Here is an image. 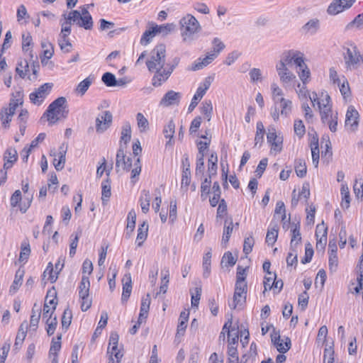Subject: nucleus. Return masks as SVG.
Instances as JSON below:
<instances>
[{"mask_svg": "<svg viewBox=\"0 0 363 363\" xmlns=\"http://www.w3.org/2000/svg\"><path fill=\"white\" fill-rule=\"evenodd\" d=\"M68 113L67 99L65 97L61 96L56 99L49 105L41 119L46 117L49 123L52 125L60 118H66Z\"/></svg>", "mask_w": 363, "mask_h": 363, "instance_id": "f257e3e1", "label": "nucleus"}, {"mask_svg": "<svg viewBox=\"0 0 363 363\" xmlns=\"http://www.w3.org/2000/svg\"><path fill=\"white\" fill-rule=\"evenodd\" d=\"M182 36L186 43L194 40V35L201 28L197 19L192 15L188 14L180 20Z\"/></svg>", "mask_w": 363, "mask_h": 363, "instance_id": "f03ea898", "label": "nucleus"}, {"mask_svg": "<svg viewBox=\"0 0 363 363\" xmlns=\"http://www.w3.org/2000/svg\"><path fill=\"white\" fill-rule=\"evenodd\" d=\"M166 49L163 44L157 45L150 53V58L147 60L146 65L150 72L162 69L165 64Z\"/></svg>", "mask_w": 363, "mask_h": 363, "instance_id": "7ed1b4c3", "label": "nucleus"}, {"mask_svg": "<svg viewBox=\"0 0 363 363\" xmlns=\"http://www.w3.org/2000/svg\"><path fill=\"white\" fill-rule=\"evenodd\" d=\"M113 115L109 111H103L96 118L95 127L96 132L99 134L104 133L112 125Z\"/></svg>", "mask_w": 363, "mask_h": 363, "instance_id": "20e7f679", "label": "nucleus"}, {"mask_svg": "<svg viewBox=\"0 0 363 363\" xmlns=\"http://www.w3.org/2000/svg\"><path fill=\"white\" fill-rule=\"evenodd\" d=\"M52 83H45L29 95L30 101L35 105H40L50 92Z\"/></svg>", "mask_w": 363, "mask_h": 363, "instance_id": "39448f33", "label": "nucleus"}, {"mask_svg": "<svg viewBox=\"0 0 363 363\" xmlns=\"http://www.w3.org/2000/svg\"><path fill=\"white\" fill-rule=\"evenodd\" d=\"M354 0H333L328 7L327 12L330 15H337L350 9Z\"/></svg>", "mask_w": 363, "mask_h": 363, "instance_id": "423d86ee", "label": "nucleus"}, {"mask_svg": "<svg viewBox=\"0 0 363 363\" xmlns=\"http://www.w3.org/2000/svg\"><path fill=\"white\" fill-rule=\"evenodd\" d=\"M313 106H315V103H317L318 109L320 114L321 121L323 123H325L328 121L331 115H334L332 112V106H325V104H320L319 97L315 92H313V96H310Z\"/></svg>", "mask_w": 363, "mask_h": 363, "instance_id": "0eeeda50", "label": "nucleus"}, {"mask_svg": "<svg viewBox=\"0 0 363 363\" xmlns=\"http://www.w3.org/2000/svg\"><path fill=\"white\" fill-rule=\"evenodd\" d=\"M344 50H346L343 54L347 67H354L360 60V54L356 46L351 45V48H344Z\"/></svg>", "mask_w": 363, "mask_h": 363, "instance_id": "6e6552de", "label": "nucleus"}, {"mask_svg": "<svg viewBox=\"0 0 363 363\" xmlns=\"http://www.w3.org/2000/svg\"><path fill=\"white\" fill-rule=\"evenodd\" d=\"M276 69L284 86H287L296 79L295 74L292 73L287 66H285L282 62H278L277 64Z\"/></svg>", "mask_w": 363, "mask_h": 363, "instance_id": "1a4fd4ad", "label": "nucleus"}, {"mask_svg": "<svg viewBox=\"0 0 363 363\" xmlns=\"http://www.w3.org/2000/svg\"><path fill=\"white\" fill-rule=\"evenodd\" d=\"M271 337H272V343L277 347V350L280 353L284 354L290 350L291 340L289 337H284V344H283L284 340L281 339L279 332H276L274 330Z\"/></svg>", "mask_w": 363, "mask_h": 363, "instance_id": "9d476101", "label": "nucleus"}, {"mask_svg": "<svg viewBox=\"0 0 363 363\" xmlns=\"http://www.w3.org/2000/svg\"><path fill=\"white\" fill-rule=\"evenodd\" d=\"M327 233L328 228L325 226L324 223L318 224L316 226L315 236H316V248L317 250H323L325 249L327 242Z\"/></svg>", "mask_w": 363, "mask_h": 363, "instance_id": "9b49d317", "label": "nucleus"}, {"mask_svg": "<svg viewBox=\"0 0 363 363\" xmlns=\"http://www.w3.org/2000/svg\"><path fill=\"white\" fill-rule=\"evenodd\" d=\"M181 98L182 94L180 92H176L173 90H169L162 98L160 102V105L164 107L177 105L179 104Z\"/></svg>", "mask_w": 363, "mask_h": 363, "instance_id": "f8f14e48", "label": "nucleus"}, {"mask_svg": "<svg viewBox=\"0 0 363 363\" xmlns=\"http://www.w3.org/2000/svg\"><path fill=\"white\" fill-rule=\"evenodd\" d=\"M337 247L335 239L329 241L328 253L329 260L328 265L330 271H335L338 264V258L337 255Z\"/></svg>", "mask_w": 363, "mask_h": 363, "instance_id": "ddd939ff", "label": "nucleus"}, {"mask_svg": "<svg viewBox=\"0 0 363 363\" xmlns=\"http://www.w3.org/2000/svg\"><path fill=\"white\" fill-rule=\"evenodd\" d=\"M267 142L271 145V150L276 152H280L282 150V140L279 138L274 128L268 129L267 135Z\"/></svg>", "mask_w": 363, "mask_h": 363, "instance_id": "4468645a", "label": "nucleus"}, {"mask_svg": "<svg viewBox=\"0 0 363 363\" xmlns=\"http://www.w3.org/2000/svg\"><path fill=\"white\" fill-rule=\"evenodd\" d=\"M173 70H174V66H170L167 70H166V69H163L162 71V69L155 70L154 72H155V73L152 79V84L154 86H160L162 82L166 81L169 78V77L170 76V74H172Z\"/></svg>", "mask_w": 363, "mask_h": 363, "instance_id": "2eb2a0df", "label": "nucleus"}, {"mask_svg": "<svg viewBox=\"0 0 363 363\" xmlns=\"http://www.w3.org/2000/svg\"><path fill=\"white\" fill-rule=\"evenodd\" d=\"M359 113L354 106H350L348 107L346 117H345V126H350L352 130H354L358 126Z\"/></svg>", "mask_w": 363, "mask_h": 363, "instance_id": "dca6fc26", "label": "nucleus"}, {"mask_svg": "<svg viewBox=\"0 0 363 363\" xmlns=\"http://www.w3.org/2000/svg\"><path fill=\"white\" fill-rule=\"evenodd\" d=\"M21 191L20 190H16L11 197L10 203L12 207L18 206L21 212L24 213L30 207L32 198L28 201V203H24L23 204L21 203Z\"/></svg>", "mask_w": 363, "mask_h": 363, "instance_id": "f3484780", "label": "nucleus"}, {"mask_svg": "<svg viewBox=\"0 0 363 363\" xmlns=\"http://www.w3.org/2000/svg\"><path fill=\"white\" fill-rule=\"evenodd\" d=\"M236 278L235 291L247 294V285L245 281V270L240 267L238 268Z\"/></svg>", "mask_w": 363, "mask_h": 363, "instance_id": "a211bd4d", "label": "nucleus"}, {"mask_svg": "<svg viewBox=\"0 0 363 363\" xmlns=\"http://www.w3.org/2000/svg\"><path fill=\"white\" fill-rule=\"evenodd\" d=\"M291 239L290 242V250L296 252V248L298 243L301 241V235L300 233V224L294 223L291 229Z\"/></svg>", "mask_w": 363, "mask_h": 363, "instance_id": "6ab92c4d", "label": "nucleus"}, {"mask_svg": "<svg viewBox=\"0 0 363 363\" xmlns=\"http://www.w3.org/2000/svg\"><path fill=\"white\" fill-rule=\"evenodd\" d=\"M78 15L79 11L77 10L70 11L67 16L65 14H63V17L65 18V21L61 24V31L71 33V24L72 22H77Z\"/></svg>", "mask_w": 363, "mask_h": 363, "instance_id": "aec40b11", "label": "nucleus"}, {"mask_svg": "<svg viewBox=\"0 0 363 363\" xmlns=\"http://www.w3.org/2000/svg\"><path fill=\"white\" fill-rule=\"evenodd\" d=\"M216 58V53L208 52L203 58H199L192 65L191 69L194 71L199 70L211 64Z\"/></svg>", "mask_w": 363, "mask_h": 363, "instance_id": "412c9836", "label": "nucleus"}, {"mask_svg": "<svg viewBox=\"0 0 363 363\" xmlns=\"http://www.w3.org/2000/svg\"><path fill=\"white\" fill-rule=\"evenodd\" d=\"M123 292L121 301L125 302L129 298L132 291V280L130 274H125L123 279Z\"/></svg>", "mask_w": 363, "mask_h": 363, "instance_id": "4be33fe9", "label": "nucleus"}, {"mask_svg": "<svg viewBox=\"0 0 363 363\" xmlns=\"http://www.w3.org/2000/svg\"><path fill=\"white\" fill-rule=\"evenodd\" d=\"M28 327V325L26 321H23L21 324L19 329H18V334L16 337L15 343H14V347L16 349H18V347H21V345L23 344V342L25 340V337L26 336Z\"/></svg>", "mask_w": 363, "mask_h": 363, "instance_id": "5701e85b", "label": "nucleus"}, {"mask_svg": "<svg viewBox=\"0 0 363 363\" xmlns=\"http://www.w3.org/2000/svg\"><path fill=\"white\" fill-rule=\"evenodd\" d=\"M90 281L87 276L83 275L79 285V296L80 298H84L85 296H89Z\"/></svg>", "mask_w": 363, "mask_h": 363, "instance_id": "b1692460", "label": "nucleus"}, {"mask_svg": "<svg viewBox=\"0 0 363 363\" xmlns=\"http://www.w3.org/2000/svg\"><path fill=\"white\" fill-rule=\"evenodd\" d=\"M320 28V21L317 18H313L307 22L303 27L302 30L305 33L314 35Z\"/></svg>", "mask_w": 363, "mask_h": 363, "instance_id": "393cba45", "label": "nucleus"}, {"mask_svg": "<svg viewBox=\"0 0 363 363\" xmlns=\"http://www.w3.org/2000/svg\"><path fill=\"white\" fill-rule=\"evenodd\" d=\"M61 339L62 335L60 334L57 337V340H55L54 338L52 340L51 346L49 351V355L52 358V359L58 360L57 352L61 349Z\"/></svg>", "mask_w": 363, "mask_h": 363, "instance_id": "a878e982", "label": "nucleus"}, {"mask_svg": "<svg viewBox=\"0 0 363 363\" xmlns=\"http://www.w3.org/2000/svg\"><path fill=\"white\" fill-rule=\"evenodd\" d=\"M213 196L210 198L209 202L210 205L212 207H215L218 205V202L220 201V195H221V189L220 187V184L218 182H213Z\"/></svg>", "mask_w": 363, "mask_h": 363, "instance_id": "bb28decb", "label": "nucleus"}, {"mask_svg": "<svg viewBox=\"0 0 363 363\" xmlns=\"http://www.w3.org/2000/svg\"><path fill=\"white\" fill-rule=\"evenodd\" d=\"M147 231L148 225L145 222H143V223L140 225L138 230V235L136 238V242L138 246H142L143 243L147 238Z\"/></svg>", "mask_w": 363, "mask_h": 363, "instance_id": "cd10ccee", "label": "nucleus"}, {"mask_svg": "<svg viewBox=\"0 0 363 363\" xmlns=\"http://www.w3.org/2000/svg\"><path fill=\"white\" fill-rule=\"evenodd\" d=\"M75 23L79 27H82L86 30H90L93 27V20L91 16H82L80 11Z\"/></svg>", "mask_w": 363, "mask_h": 363, "instance_id": "c85d7f7f", "label": "nucleus"}, {"mask_svg": "<svg viewBox=\"0 0 363 363\" xmlns=\"http://www.w3.org/2000/svg\"><path fill=\"white\" fill-rule=\"evenodd\" d=\"M211 175H208V177L205 178L204 180L202 182L201 185V198L202 201H205L209 194H210V188L211 184Z\"/></svg>", "mask_w": 363, "mask_h": 363, "instance_id": "c756f323", "label": "nucleus"}, {"mask_svg": "<svg viewBox=\"0 0 363 363\" xmlns=\"http://www.w3.org/2000/svg\"><path fill=\"white\" fill-rule=\"evenodd\" d=\"M125 146L123 145V144H121L117 151L116 158V169L117 172H118V168H119L120 167L123 168L125 164L126 160L125 155Z\"/></svg>", "mask_w": 363, "mask_h": 363, "instance_id": "7c9ffc66", "label": "nucleus"}, {"mask_svg": "<svg viewBox=\"0 0 363 363\" xmlns=\"http://www.w3.org/2000/svg\"><path fill=\"white\" fill-rule=\"evenodd\" d=\"M150 202V194L149 191L143 190L140 198V203L142 211L146 213L149 211Z\"/></svg>", "mask_w": 363, "mask_h": 363, "instance_id": "2f4dec72", "label": "nucleus"}, {"mask_svg": "<svg viewBox=\"0 0 363 363\" xmlns=\"http://www.w3.org/2000/svg\"><path fill=\"white\" fill-rule=\"evenodd\" d=\"M340 192L342 195L341 206L343 208H348L350 203V196L349 188L347 184H342Z\"/></svg>", "mask_w": 363, "mask_h": 363, "instance_id": "473e14b6", "label": "nucleus"}, {"mask_svg": "<svg viewBox=\"0 0 363 363\" xmlns=\"http://www.w3.org/2000/svg\"><path fill=\"white\" fill-rule=\"evenodd\" d=\"M131 139V128L129 123H125L122 127L121 136L120 140V145L123 142V145L126 147V145Z\"/></svg>", "mask_w": 363, "mask_h": 363, "instance_id": "72a5a7b5", "label": "nucleus"}, {"mask_svg": "<svg viewBox=\"0 0 363 363\" xmlns=\"http://www.w3.org/2000/svg\"><path fill=\"white\" fill-rule=\"evenodd\" d=\"M82 235V230H79L75 233H72L70 235V245H69V256L74 257L76 254V249L77 247L79 237Z\"/></svg>", "mask_w": 363, "mask_h": 363, "instance_id": "f704fd0d", "label": "nucleus"}, {"mask_svg": "<svg viewBox=\"0 0 363 363\" xmlns=\"http://www.w3.org/2000/svg\"><path fill=\"white\" fill-rule=\"evenodd\" d=\"M278 237V226L276 225L268 229L265 241L269 245H273Z\"/></svg>", "mask_w": 363, "mask_h": 363, "instance_id": "c9c22d12", "label": "nucleus"}, {"mask_svg": "<svg viewBox=\"0 0 363 363\" xmlns=\"http://www.w3.org/2000/svg\"><path fill=\"white\" fill-rule=\"evenodd\" d=\"M101 189H102L101 199H102L103 203L104 204L105 202L108 201V199L111 195V184H110V180L108 178L102 182Z\"/></svg>", "mask_w": 363, "mask_h": 363, "instance_id": "e433bc0d", "label": "nucleus"}, {"mask_svg": "<svg viewBox=\"0 0 363 363\" xmlns=\"http://www.w3.org/2000/svg\"><path fill=\"white\" fill-rule=\"evenodd\" d=\"M175 131V124L172 120L169 121L167 125L164 126L163 133L166 138H169L166 145H170Z\"/></svg>", "mask_w": 363, "mask_h": 363, "instance_id": "4c0bfd02", "label": "nucleus"}, {"mask_svg": "<svg viewBox=\"0 0 363 363\" xmlns=\"http://www.w3.org/2000/svg\"><path fill=\"white\" fill-rule=\"evenodd\" d=\"M211 252H206L203 257V269L204 278H208L211 274Z\"/></svg>", "mask_w": 363, "mask_h": 363, "instance_id": "58836bf2", "label": "nucleus"}, {"mask_svg": "<svg viewBox=\"0 0 363 363\" xmlns=\"http://www.w3.org/2000/svg\"><path fill=\"white\" fill-rule=\"evenodd\" d=\"M246 297L247 294L234 291L233 301L232 303H229V306L232 309H235L238 305L245 303Z\"/></svg>", "mask_w": 363, "mask_h": 363, "instance_id": "ea45409f", "label": "nucleus"}, {"mask_svg": "<svg viewBox=\"0 0 363 363\" xmlns=\"http://www.w3.org/2000/svg\"><path fill=\"white\" fill-rule=\"evenodd\" d=\"M23 277V272L18 270L16 273L14 280L12 285L10 287L9 292L12 294L16 293L18 289L19 286L22 284Z\"/></svg>", "mask_w": 363, "mask_h": 363, "instance_id": "a19ab883", "label": "nucleus"}, {"mask_svg": "<svg viewBox=\"0 0 363 363\" xmlns=\"http://www.w3.org/2000/svg\"><path fill=\"white\" fill-rule=\"evenodd\" d=\"M218 157L216 152H212L208 159V175L215 176L217 173Z\"/></svg>", "mask_w": 363, "mask_h": 363, "instance_id": "79ce46f5", "label": "nucleus"}, {"mask_svg": "<svg viewBox=\"0 0 363 363\" xmlns=\"http://www.w3.org/2000/svg\"><path fill=\"white\" fill-rule=\"evenodd\" d=\"M296 51L294 50L284 51L279 62H282L285 66L290 65L293 62L294 57H296Z\"/></svg>", "mask_w": 363, "mask_h": 363, "instance_id": "37998d69", "label": "nucleus"}, {"mask_svg": "<svg viewBox=\"0 0 363 363\" xmlns=\"http://www.w3.org/2000/svg\"><path fill=\"white\" fill-rule=\"evenodd\" d=\"M201 112L204 115L205 118L209 121L211 118V115L213 113V106L212 103L210 100H205L202 103V106L201 107Z\"/></svg>", "mask_w": 363, "mask_h": 363, "instance_id": "c03bdc74", "label": "nucleus"}, {"mask_svg": "<svg viewBox=\"0 0 363 363\" xmlns=\"http://www.w3.org/2000/svg\"><path fill=\"white\" fill-rule=\"evenodd\" d=\"M175 28V25L173 23H167L165 25L154 26L155 33H161L163 35H167Z\"/></svg>", "mask_w": 363, "mask_h": 363, "instance_id": "a18cd8bd", "label": "nucleus"}, {"mask_svg": "<svg viewBox=\"0 0 363 363\" xmlns=\"http://www.w3.org/2000/svg\"><path fill=\"white\" fill-rule=\"evenodd\" d=\"M93 81V78L90 76L84 79L82 81L78 86H77L76 91L77 93L80 94V95H84L86 91L88 90L89 87Z\"/></svg>", "mask_w": 363, "mask_h": 363, "instance_id": "49530a36", "label": "nucleus"}, {"mask_svg": "<svg viewBox=\"0 0 363 363\" xmlns=\"http://www.w3.org/2000/svg\"><path fill=\"white\" fill-rule=\"evenodd\" d=\"M16 99H11L9 102V107L8 108V112L11 114L13 115L15 113L16 108L19 105L23 104L22 95L20 92L17 93Z\"/></svg>", "mask_w": 363, "mask_h": 363, "instance_id": "de8ad7c7", "label": "nucleus"}, {"mask_svg": "<svg viewBox=\"0 0 363 363\" xmlns=\"http://www.w3.org/2000/svg\"><path fill=\"white\" fill-rule=\"evenodd\" d=\"M295 171L298 177L303 178L306 176L307 169L304 160L299 159L295 161Z\"/></svg>", "mask_w": 363, "mask_h": 363, "instance_id": "09e8293b", "label": "nucleus"}, {"mask_svg": "<svg viewBox=\"0 0 363 363\" xmlns=\"http://www.w3.org/2000/svg\"><path fill=\"white\" fill-rule=\"evenodd\" d=\"M65 154L66 151L62 150L61 147L59 153V160L55 158L53 160V164L57 171H60L64 168L65 164Z\"/></svg>", "mask_w": 363, "mask_h": 363, "instance_id": "8fccbe9b", "label": "nucleus"}, {"mask_svg": "<svg viewBox=\"0 0 363 363\" xmlns=\"http://www.w3.org/2000/svg\"><path fill=\"white\" fill-rule=\"evenodd\" d=\"M279 102L281 108V114L287 116L291 111L292 102L284 98H280Z\"/></svg>", "mask_w": 363, "mask_h": 363, "instance_id": "3c124183", "label": "nucleus"}, {"mask_svg": "<svg viewBox=\"0 0 363 363\" xmlns=\"http://www.w3.org/2000/svg\"><path fill=\"white\" fill-rule=\"evenodd\" d=\"M46 325H47V328H46L47 333L49 336H51L52 335L54 334L56 327L57 325V317L55 316L52 318V317H51V315H50V317L48 318V319L46 320Z\"/></svg>", "mask_w": 363, "mask_h": 363, "instance_id": "603ef678", "label": "nucleus"}, {"mask_svg": "<svg viewBox=\"0 0 363 363\" xmlns=\"http://www.w3.org/2000/svg\"><path fill=\"white\" fill-rule=\"evenodd\" d=\"M204 94H205L203 93L201 90L197 89L195 94L194 95V96L191 99V104H189V106L188 107L189 112H191L194 111V109L198 105L199 101L203 98Z\"/></svg>", "mask_w": 363, "mask_h": 363, "instance_id": "864d4df0", "label": "nucleus"}, {"mask_svg": "<svg viewBox=\"0 0 363 363\" xmlns=\"http://www.w3.org/2000/svg\"><path fill=\"white\" fill-rule=\"evenodd\" d=\"M353 27H356L358 29H362L363 28V13L358 14L353 21L350 22L347 26L346 29L350 30Z\"/></svg>", "mask_w": 363, "mask_h": 363, "instance_id": "5fc2aeb1", "label": "nucleus"}, {"mask_svg": "<svg viewBox=\"0 0 363 363\" xmlns=\"http://www.w3.org/2000/svg\"><path fill=\"white\" fill-rule=\"evenodd\" d=\"M135 220H136V214L133 210H131L128 215V222H127V233L128 234V231L132 233L134 230L135 226Z\"/></svg>", "mask_w": 363, "mask_h": 363, "instance_id": "6e6d98bb", "label": "nucleus"}, {"mask_svg": "<svg viewBox=\"0 0 363 363\" xmlns=\"http://www.w3.org/2000/svg\"><path fill=\"white\" fill-rule=\"evenodd\" d=\"M213 50L210 53H216V57L225 48V44L218 38H214L212 40Z\"/></svg>", "mask_w": 363, "mask_h": 363, "instance_id": "4d7b16f0", "label": "nucleus"}, {"mask_svg": "<svg viewBox=\"0 0 363 363\" xmlns=\"http://www.w3.org/2000/svg\"><path fill=\"white\" fill-rule=\"evenodd\" d=\"M136 120L140 131H145L149 128V123L143 113H138L136 115Z\"/></svg>", "mask_w": 363, "mask_h": 363, "instance_id": "13d9d810", "label": "nucleus"}, {"mask_svg": "<svg viewBox=\"0 0 363 363\" xmlns=\"http://www.w3.org/2000/svg\"><path fill=\"white\" fill-rule=\"evenodd\" d=\"M102 82L107 86H116V78L115 75L111 72H106L101 77Z\"/></svg>", "mask_w": 363, "mask_h": 363, "instance_id": "bf43d9fd", "label": "nucleus"}, {"mask_svg": "<svg viewBox=\"0 0 363 363\" xmlns=\"http://www.w3.org/2000/svg\"><path fill=\"white\" fill-rule=\"evenodd\" d=\"M255 245V240L253 238V236L250 235L249 237L245 238L243 243V252L245 255L250 254L252 250V247Z\"/></svg>", "mask_w": 363, "mask_h": 363, "instance_id": "052dcab7", "label": "nucleus"}, {"mask_svg": "<svg viewBox=\"0 0 363 363\" xmlns=\"http://www.w3.org/2000/svg\"><path fill=\"white\" fill-rule=\"evenodd\" d=\"M72 318V313L71 310H69L68 308H66L64 311L62 317V328H65L66 329H67L69 328V326L71 324Z\"/></svg>", "mask_w": 363, "mask_h": 363, "instance_id": "680f3d73", "label": "nucleus"}, {"mask_svg": "<svg viewBox=\"0 0 363 363\" xmlns=\"http://www.w3.org/2000/svg\"><path fill=\"white\" fill-rule=\"evenodd\" d=\"M313 255V249L310 243H307L305 247V255L301 259V263L305 264L311 261Z\"/></svg>", "mask_w": 363, "mask_h": 363, "instance_id": "e2e57ef3", "label": "nucleus"}, {"mask_svg": "<svg viewBox=\"0 0 363 363\" xmlns=\"http://www.w3.org/2000/svg\"><path fill=\"white\" fill-rule=\"evenodd\" d=\"M235 263L236 259L234 258L233 254L230 252H226L224 253L222 257L221 264H224L226 267H232L235 265Z\"/></svg>", "mask_w": 363, "mask_h": 363, "instance_id": "0e129e2a", "label": "nucleus"}, {"mask_svg": "<svg viewBox=\"0 0 363 363\" xmlns=\"http://www.w3.org/2000/svg\"><path fill=\"white\" fill-rule=\"evenodd\" d=\"M0 116H1V120L2 122V125L4 127L9 126V124L11 121V116L13 115L8 112V108H1V112H0Z\"/></svg>", "mask_w": 363, "mask_h": 363, "instance_id": "69168bd1", "label": "nucleus"}, {"mask_svg": "<svg viewBox=\"0 0 363 363\" xmlns=\"http://www.w3.org/2000/svg\"><path fill=\"white\" fill-rule=\"evenodd\" d=\"M294 132L295 133L301 138L303 136L306 132L305 125L301 120H295L294 121Z\"/></svg>", "mask_w": 363, "mask_h": 363, "instance_id": "338daca9", "label": "nucleus"}, {"mask_svg": "<svg viewBox=\"0 0 363 363\" xmlns=\"http://www.w3.org/2000/svg\"><path fill=\"white\" fill-rule=\"evenodd\" d=\"M155 35L156 33H155L153 26L151 30H147L145 31V33L143 34L141 37L140 43L145 45L148 44L150 42L151 38Z\"/></svg>", "mask_w": 363, "mask_h": 363, "instance_id": "774afa93", "label": "nucleus"}]
</instances>
